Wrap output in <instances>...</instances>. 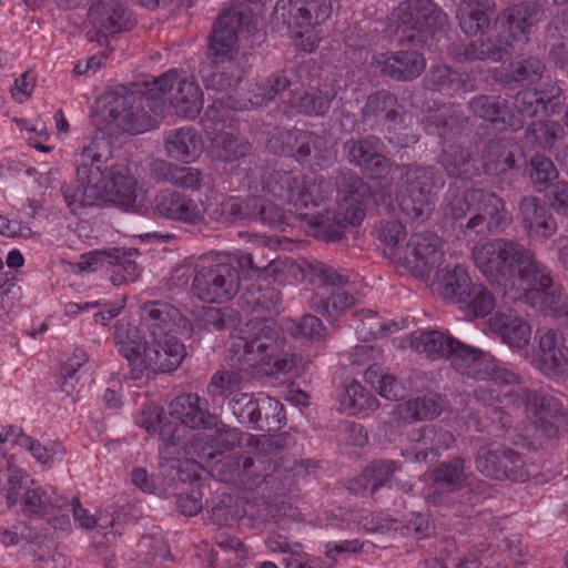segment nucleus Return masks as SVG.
<instances>
[{
    "instance_id": "f257e3e1",
    "label": "nucleus",
    "mask_w": 568,
    "mask_h": 568,
    "mask_svg": "<svg viewBox=\"0 0 568 568\" xmlns=\"http://www.w3.org/2000/svg\"><path fill=\"white\" fill-rule=\"evenodd\" d=\"M471 256L476 267L487 282L510 301L514 294L540 286V277L546 281L554 276L552 271L524 244L510 239H495L475 245Z\"/></svg>"
},
{
    "instance_id": "f03ea898",
    "label": "nucleus",
    "mask_w": 568,
    "mask_h": 568,
    "mask_svg": "<svg viewBox=\"0 0 568 568\" xmlns=\"http://www.w3.org/2000/svg\"><path fill=\"white\" fill-rule=\"evenodd\" d=\"M174 71H166L151 81L118 85L110 94L111 123L125 133L140 134L158 126L154 115L165 109V92L173 87Z\"/></svg>"
},
{
    "instance_id": "7ed1b4c3",
    "label": "nucleus",
    "mask_w": 568,
    "mask_h": 568,
    "mask_svg": "<svg viewBox=\"0 0 568 568\" xmlns=\"http://www.w3.org/2000/svg\"><path fill=\"white\" fill-rule=\"evenodd\" d=\"M284 328L266 317L250 320L231 346L241 365L256 367L266 376L290 372L294 362L285 349Z\"/></svg>"
},
{
    "instance_id": "20e7f679",
    "label": "nucleus",
    "mask_w": 568,
    "mask_h": 568,
    "mask_svg": "<svg viewBox=\"0 0 568 568\" xmlns=\"http://www.w3.org/2000/svg\"><path fill=\"white\" fill-rule=\"evenodd\" d=\"M111 158L110 141L105 138H94L77 156L74 184H63L60 191L67 206L73 214H79L84 207L93 206L101 199L99 181L103 180L102 164Z\"/></svg>"
},
{
    "instance_id": "39448f33",
    "label": "nucleus",
    "mask_w": 568,
    "mask_h": 568,
    "mask_svg": "<svg viewBox=\"0 0 568 568\" xmlns=\"http://www.w3.org/2000/svg\"><path fill=\"white\" fill-rule=\"evenodd\" d=\"M257 30V18L244 2L224 9L214 20L206 40L205 57L219 67L232 63L239 53V38Z\"/></svg>"
},
{
    "instance_id": "423d86ee",
    "label": "nucleus",
    "mask_w": 568,
    "mask_h": 568,
    "mask_svg": "<svg viewBox=\"0 0 568 568\" xmlns=\"http://www.w3.org/2000/svg\"><path fill=\"white\" fill-rule=\"evenodd\" d=\"M224 254L209 255L199 260L193 271L191 292L204 303H225L240 291L241 276L235 265L225 261Z\"/></svg>"
},
{
    "instance_id": "0eeeda50",
    "label": "nucleus",
    "mask_w": 568,
    "mask_h": 568,
    "mask_svg": "<svg viewBox=\"0 0 568 568\" xmlns=\"http://www.w3.org/2000/svg\"><path fill=\"white\" fill-rule=\"evenodd\" d=\"M402 185L396 194L400 211L412 221L423 223L432 214L430 193L444 186V180L434 165L402 166Z\"/></svg>"
},
{
    "instance_id": "6e6552de",
    "label": "nucleus",
    "mask_w": 568,
    "mask_h": 568,
    "mask_svg": "<svg viewBox=\"0 0 568 568\" xmlns=\"http://www.w3.org/2000/svg\"><path fill=\"white\" fill-rule=\"evenodd\" d=\"M246 179L251 189L267 192L274 197L291 203L297 216L301 210H307L310 205L317 206L302 174L256 163L247 169Z\"/></svg>"
},
{
    "instance_id": "1a4fd4ad",
    "label": "nucleus",
    "mask_w": 568,
    "mask_h": 568,
    "mask_svg": "<svg viewBox=\"0 0 568 568\" xmlns=\"http://www.w3.org/2000/svg\"><path fill=\"white\" fill-rule=\"evenodd\" d=\"M442 286L443 296L458 305L468 320L485 317L496 306L491 292L483 284H474L459 265L444 275Z\"/></svg>"
},
{
    "instance_id": "9d476101",
    "label": "nucleus",
    "mask_w": 568,
    "mask_h": 568,
    "mask_svg": "<svg viewBox=\"0 0 568 568\" xmlns=\"http://www.w3.org/2000/svg\"><path fill=\"white\" fill-rule=\"evenodd\" d=\"M475 214L462 226V235L473 239L504 232L511 224V215L505 201L495 192L475 187L470 194Z\"/></svg>"
},
{
    "instance_id": "9b49d317",
    "label": "nucleus",
    "mask_w": 568,
    "mask_h": 568,
    "mask_svg": "<svg viewBox=\"0 0 568 568\" xmlns=\"http://www.w3.org/2000/svg\"><path fill=\"white\" fill-rule=\"evenodd\" d=\"M393 17L398 26L412 31L399 40L402 44L405 41L413 44L426 43L428 38L443 31L447 23V14L436 2H399Z\"/></svg>"
},
{
    "instance_id": "f8f14e48",
    "label": "nucleus",
    "mask_w": 568,
    "mask_h": 568,
    "mask_svg": "<svg viewBox=\"0 0 568 568\" xmlns=\"http://www.w3.org/2000/svg\"><path fill=\"white\" fill-rule=\"evenodd\" d=\"M475 467L483 476L495 480L525 481L529 478L523 454L505 446H484L477 450Z\"/></svg>"
},
{
    "instance_id": "ddd939ff",
    "label": "nucleus",
    "mask_w": 568,
    "mask_h": 568,
    "mask_svg": "<svg viewBox=\"0 0 568 568\" xmlns=\"http://www.w3.org/2000/svg\"><path fill=\"white\" fill-rule=\"evenodd\" d=\"M21 507L26 517L44 519L54 529L68 531L71 527L69 500L54 490L27 489L21 497Z\"/></svg>"
},
{
    "instance_id": "4468645a",
    "label": "nucleus",
    "mask_w": 568,
    "mask_h": 568,
    "mask_svg": "<svg viewBox=\"0 0 568 568\" xmlns=\"http://www.w3.org/2000/svg\"><path fill=\"white\" fill-rule=\"evenodd\" d=\"M443 242L433 231L414 232L404 250L399 263L415 277L425 278L436 270L443 261Z\"/></svg>"
},
{
    "instance_id": "2eb2a0df",
    "label": "nucleus",
    "mask_w": 568,
    "mask_h": 568,
    "mask_svg": "<svg viewBox=\"0 0 568 568\" xmlns=\"http://www.w3.org/2000/svg\"><path fill=\"white\" fill-rule=\"evenodd\" d=\"M223 466L230 470L233 478L239 479L248 489L271 485L272 489L280 493V487H274L275 481L287 476L285 469L275 466L268 473L271 463L264 456L254 458L250 454H235L227 456L223 460Z\"/></svg>"
},
{
    "instance_id": "dca6fc26",
    "label": "nucleus",
    "mask_w": 568,
    "mask_h": 568,
    "mask_svg": "<svg viewBox=\"0 0 568 568\" xmlns=\"http://www.w3.org/2000/svg\"><path fill=\"white\" fill-rule=\"evenodd\" d=\"M286 154L313 171L327 169L336 161V151L328 145L327 140L312 131L292 133Z\"/></svg>"
},
{
    "instance_id": "f3484780",
    "label": "nucleus",
    "mask_w": 568,
    "mask_h": 568,
    "mask_svg": "<svg viewBox=\"0 0 568 568\" xmlns=\"http://www.w3.org/2000/svg\"><path fill=\"white\" fill-rule=\"evenodd\" d=\"M314 207L310 205L307 210H301L297 217L306 222L312 229H315V235L326 243L341 241L348 225L357 226L365 217V214L359 209L353 210L352 213H346L341 209L335 212H315Z\"/></svg>"
},
{
    "instance_id": "a211bd4d",
    "label": "nucleus",
    "mask_w": 568,
    "mask_h": 568,
    "mask_svg": "<svg viewBox=\"0 0 568 568\" xmlns=\"http://www.w3.org/2000/svg\"><path fill=\"white\" fill-rule=\"evenodd\" d=\"M308 74L310 65L306 63L300 64L294 70L274 72L254 84L248 91V102L253 106L267 104L276 97H282L285 91L291 92L296 84L304 87Z\"/></svg>"
},
{
    "instance_id": "6ab92c4d",
    "label": "nucleus",
    "mask_w": 568,
    "mask_h": 568,
    "mask_svg": "<svg viewBox=\"0 0 568 568\" xmlns=\"http://www.w3.org/2000/svg\"><path fill=\"white\" fill-rule=\"evenodd\" d=\"M538 343L536 361L547 376L568 374V346L562 333L552 328H538L535 333Z\"/></svg>"
},
{
    "instance_id": "aec40b11",
    "label": "nucleus",
    "mask_w": 568,
    "mask_h": 568,
    "mask_svg": "<svg viewBox=\"0 0 568 568\" xmlns=\"http://www.w3.org/2000/svg\"><path fill=\"white\" fill-rule=\"evenodd\" d=\"M518 219L529 237L547 241L556 234L558 225L548 203L535 195L523 196L518 204Z\"/></svg>"
},
{
    "instance_id": "412c9836",
    "label": "nucleus",
    "mask_w": 568,
    "mask_h": 568,
    "mask_svg": "<svg viewBox=\"0 0 568 568\" xmlns=\"http://www.w3.org/2000/svg\"><path fill=\"white\" fill-rule=\"evenodd\" d=\"M372 65L383 77L395 81H409L420 75L426 61L423 54L416 50H397L375 54Z\"/></svg>"
},
{
    "instance_id": "4be33fe9",
    "label": "nucleus",
    "mask_w": 568,
    "mask_h": 568,
    "mask_svg": "<svg viewBox=\"0 0 568 568\" xmlns=\"http://www.w3.org/2000/svg\"><path fill=\"white\" fill-rule=\"evenodd\" d=\"M283 13L284 22L302 38L317 26H321L332 14V2H276L274 10Z\"/></svg>"
},
{
    "instance_id": "5701e85b",
    "label": "nucleus",
    "mask_w": 568,
    "mask_h": 568,
    "mask_svg": "<svg viewBox=\"0 0 568 568\" xmlns=\"http://www.w3.org/2000/svg\"><path fill=\"white\" fill-rule=\"evenodd\" d=\"M468 108L476 118L489 121L498 131H518L524 126L523 119L514 112L508 100L500 95H476L469 100Z\"/></svg>"
},
{
    "instance_id": "b1692460",
    "label": "nucleus",
    "mask_w": 568,
    "mask_h": 568,
    "mask_svg": "<svg viewBox=\"0 0 568 568\" xmlns=\"http://www.w3.org/2000/svg\"><path fill=\"white\" fill-rule=\"evenodd\" d=\"M103 180L99 181L101 197L128 210L136 200V181L124 164H102Z\"/></svg>"
},
{
    "instance_id": "393cba45",
    "label": "nucleus",
    "mask_w": 568,
    "mask_h": 568,
    "mask_svg": "<svg viewBox=\"0 0 568 568\" xmlns=\"http://www.w3.org/2000/svg\"><path fill=\"white\" fill-rule=\"evenodd\" d=\"M154 214L159 217L178 221L185 224H200L204 221L203 211L189 195L174 191L164 190L154 199Z\"/></svg>"
},
{
    "instance_id": "a878e982",
    "label": "nucleus",
    "mask_w": 568,
    "mask_h": 568,
    "mask_svg": "<svg viewBox=\"0 0 568 568\" xmlns=\"http://www.w3.org/2000/svg\"><path fill=\"white\" fill-rule=\"evenodd\" d=\"M399 102L395 93L379 89L371 92L361 109V121L371 131L386 123L397 124L400 120Z\"/></svg>"
},
{
    "instance_id": "bb28decb",
    "label": "nucleus",
    "mask_w": 568,
    "mask_h": 568,
    "mask_svg": "<svg viewBox=\"0 0 568 568\" xmlns=\"http://www.w3.org/2000/svg\"><path fill=\"white\" fill-rule=\"evenodd\" d=\"M505 396L516 406L524 405L526 410L531 413L532 418L542 416L559 420L568 418V409L558 398L547 392L518 387L507 390Z\"/></svg>"
},
{
    "instance_id": "cd10ccee",
    "label": "nucleus",
    "mask_w": 568,
    "mask_h": 568,
    "mask_svg": "<svg viewBox=\"0 0 568 568\" xmlns=\"http://www.w3.org/2000/svg\"><path fill=\"white\" fill-rule=\"evenodd\" d=\"M540 277L544 280V284L541 282L540 286L528 290L523 295L514 294L510 296V301L521 302L542 313L552 312L557 316L567 314V297L564 294L561 284L555 277L549 281H546L542 276Z\"/></svg>"
},
{
    "instance_id": "c85d7f7f",
    "label": "nucleus",
    "mask_w": 568,
    "mask_h": 568,
    "mask_svg": "<svg viewBox=\"0 0 568 568\" xmlns=\"http://www.w3.org/2000/svg\"><path fill=\"white\" fill-rule=\"evenodd\" d=\"M170 417L192 429H209L216 425L207 403L197 394L189 393L175 397L170 405Z\"/></svg>"
},
{
    "instance_id": "c756f323",
    "label": "nucleus",
    "mask_w": 568,
    "mask_h": 568,
    "mask_svg": "<svg viewBox=\"0 0 568 568\" xmlns=\"http://www.w3.org/2000/svg\"><path fill=\"white\" fill-rule=\"evenodd\" d=\"M282 300L280 290L272 286L266 280H255L244 286L237 305L247 314H278Z\"/></svg>"
},
{
    "instance_id": "7c9ffc66",
    "label": "nucleus",
    "mask_w": 568,
    "mask_h": 568,
    "mask_svg": "<svg viewBox=\"0 0 568 568\" xmlns=\"http://www.w3.org/2000/svg\"><path fill=\"white\" fill-rule=\"evenodd\" d=\"M172 78L173 87L168 88L165 95L170 93V104L174 112L186 119H195L203 108V92L199 84L189 78H181L174 69Z\"/></svg>"
},
{
    "instance_id": "2f4dec72",
    "label": "nucleus",
    "mask_w": 568,
    "mask_h": 568,
    "mask_svg": "<svg viewBox=\"0 0 568 568\" xmlns=\"http://www.w3.org/2000/svg\"><path fill=\"white\" fill-rule=\"evenodd\" d=\"M524 163H526L524 150L511 138L489 141L485 161L488 173L501 175L509 171L520 170Z\"/></svg>"
},
{
    "instance_id": "473e14b6",
    "label": "nucleus",
    "mask_w": 568,
    "mask_h": 568,
    "mask_svg": "<svg viewBox=\"0 0 568 568\" xmlns=\"http://www.w3.org/2000/svg\"><path fill=\"white\" fill-rule=\"evenodd\" d=\"M88 18L92 26H101L110 34L130 31L136 24L135 16L124 2H93Z\"/></svg>"
},
{
    "instance_id": "72a5a7b5",
    "label": "nucleus",
    "mask_w": 568,
    "mask_h": 568,
    "mask_svg": "<svg viewBox=\"0 0 568 568\" xmlns=\"http://www.w3.org/2000/svg\"><path fill=\"white\" fill-rule=\"evenodd\" d=\"M447 405L446 396L430 392L397 405L394 418L405 424L433 420L446 409Z\"/></svg>"
},
{
    "instance_id": "f704fd0d",
    "label": "nucleus",
    "mask_w": 568,
    "mask_h": 568,
    "mask_svg": "<svg viewBox=\"0 0 568 568\" xmlns=\"http://www.w3.org/2000/svg\"><path fill=\"white\" fill-rule=\"evenodd\" d=\"M546 65L535 55H519L505 67H501L496 79L503 85L517 88L530 85L542 79Z\"/></svg>"
},
{
    "instance_id": "c9c22d12",
    "label": "nucleus",
    "mask_w": 568,
    "mask_h": 568,
    "mask_svg": "<svg viewBox=\"0 0 568 568\" xmlns=\"http://www.w3.org/2000/svg\"><path fill=\"white\" fill-rule=\"evenodd\" d=\"M141 320L149 331L150 338L160 341L172 333L176 322L182 320V315L170 303L150 301L141 306Z\"/></svg>"
},
{
    "instance_id": "e433bc0d",
    "label": "nucleus",
    "mask_w": 568,
    "mask_h": 568,
    "mask_svg": "<svg viewBox=\"0 0 568 568\" xmlns=\"http://www.w3.org/2000/svg\"><path fill=\"white\" fill-rule=\"evenodd\" d=\"M151 178L161 183H169L178 189L199 191L204 184L203 172L193 166L178 165L164 160L151 164Z\"/></svg>"
},
{
    "instance_id": "4c0bfd02",
    "label": "nucleus",
    "mask_w": 568,
    "mask_h": 568,
    "mask_svg": "<svg viewBox=\"0 0 568 568\" xmlns=\"http://www.w3.org/2000/svg\"><path fill=\"white\" fill-rule=\"evenodd\" d=\"M489 331L510 347L523 348L530 339V325L511 310L498 311L488 320Z\"/></svg>"
},
{
    "instance_id": "58836bf2",
    "label": "nucleus",
    "mask_w": 568,
    "mask_h": 568,
    "mask_svg": "<svg viewBox=\"0 0 568 568\" xmlns=\"http://www.w3.org/2000/svg\"><path fill=\"white\" fill-rule=\"evenodd\" d=\"M468 124L469 119L464 112L445 105L422 120L423 129L427 134L439 136L444 141L459 138Z\"/></svg>"
},
{
    "instance_id": "ea45409f",
    "label": "nucleus",
    "mask_w": 568,
    "mask_h": 568,
    "mask_svg": "<svg viewBox=\"0 0 568 568\" xmlns=\"http://www.w3.org/2000/svg\"><path fill=\"white\" fill-rule=\"evenodd\" d=\"M179 423V420L173 422L165 416V420L162 422L156 430L162 442V446H160L161 462L159 468L161 473L169 476L171 480H175L176 478L183 480L182 462L174 457L181 440V425Z\"/></svg>"
},
{
    "instance_id": "a19ab883",
    "label": "nucleus",
    "mask_w": 568,
    "mask_h": 568,
    "mask_svg": "<svg viewBox=\"0 0 568 568\" xmlns=\"http://www.w3.org/2000/svg\"><path fill=\"white\" fill-rule=\"evenodd\" d=\"M336 187L343 193V202L338 209L346 213L359 209L366 215V205L374 196L369 184L355 172L347 170L339 171L336 175Z\"/></svg>"
},
{
    "instance_id": "79ce46f5",
    "label": "nucleus",
    "mask_w": 568,
    "mask_h": 568,
    "mask_svg": "<svg viewBox=\"0 0 568 568\" xmlns=\"http://www.w3.org/2000/svg\"><path fill=\"white\" fill-rule=\"evenodd\" d=\"M501 16L504 29L514 40H518L545 18V10L539 2H515Z\"/></svg>"
},
{
    "instance_id": "37998d69",
    "label": "nucleus",
    "mask_w": 568,
    "mask_h": 568,
    "mask_svg": "<svg viewBox=\"0 0 568 568\" xmlns=\"http://www.w3.org/2000/svg\"><path fill=\"white\" fill-rule=\"evenodd\" d=\"M513 53V45L497 33H481L478 39L464 45L463 57L466 61L501 62Z\"/></svg>"
},
{
    "instance_id": "c03bdc74",
    "label": "nucleus",
    "mask_w": 568,
    "mask_h": 568,
    "mask_svg": "<svg viewBox=\"0 0 568 568\" xmlns=\"http://www.w3.org/2000/svg\"><path fill=\"white\" fill-rule=\"evenodd\" d=\"M335 98L333 89L322 90L311 88L300 91L296 85L291 90L288 103L296 112L307 116H323L331 109L332 101Z\"/></svg>"
},
{
    "instance_id": "a18cd8bd",
    "label": "nucleus",
    "mask_w": 568,
    "mask_h": 568,
    "mask_svg": "<svg viewBox=\"0 0 568 568\" xmlns=\"http://www.w3.org/2000/svg\"><path fill=\"white\" fill-rule=\"evenodd\" d=\"M165 149L171 158L190 163L200 156L203 143L194 128L184 126L168 134Z\"/></svg>"
},
{
    "instance_id": "49530a36",
    "label": "nucleus",
    "mask_w": 568,
    "mask_h": 568,
    "mask_svg": "<svg viewBox=\"0 0 568 568\" xmlns=\"http://www.w3.org/2000/svg\"><path fill=\"white\" fill-rule=\"evenodd\" d=\"M438 163L449 178L470 180L478 174V168L471 151L460 144L450 145L443 150Z\"/></svg>"
},
{
    "instance_id": "de8ad7c7",
    "label": "nucleus",
    "mask_w": 568,
    "mask_h": 568,
    "mask_svg": "<svg viewBox=\"0 0 568 568\" xmlns=\"http://www.w3.org/2000/svg\"><path fill=\"white\" fill-rule=\"evenodd\" d=\"M468 477L466 460L459 456L440 463L430 474L433 486L447 493L458 491L466 487Z\"/></svg>"
},
{
    "instance_id": "09e8293b",
    "label": "nucleus",
    "mask_w": 568,
    "mask_h": 568,
    "mask_svg": "<svg viewBox=\"0 0 568 568\" xmlns=\"http://www.w3.org/2000/svg\"><path fill=\"white\" fill-rule=\"evenodd\" d=\"M462 375L476 381H491L495 384L519 385L520 377L513 371L495 364L493 356L480 349V355L476 357L473 365Z\"/></svg>"
},
{
    "instance_id": "8fccbe9b",
    "label": "nucleus",
    "mask_w": 568,
    "mask_h": 568,
    "mask_svg": "<svg viewBox=\"0 0 568 568\" xmlns=\"http://www.w3.org/2000/svg\"><path fill=\"white\" fill-rule=\"evenodd\" d=\"M339 412L348 416L377 409L379 403L359 382L345 383L337 393Z\"/></svg>"
},
{
    "instance_id": "3c124183",
    "label": "nucleus",
    "mask_w": 568,
    "mask_h": 568,
    "mask_svg": "<svg viewBox=\"0 0 568 568\" xmlns=\"http://www.w3.org/2000/svg\"><path fill=\"white\" fill-rule=\"evenodd\" d=\"M114 341L119 353L128 361L130 369L133 368V364L136 362L135 358L141 357L142 352L150 343L139 327L123 321L115 324Z\"/></svg>"
},
{
    "instance_id": "603ef678",
    "label": "nucleus",
    "mask_w": 568,
    "mask_h": 568,
    "mask_svg": "<svg viewBox=\"0 0 568 568\" xmlns=\"http://www.w3.org/2000/svg\"><path fill=\"white\" fill-rule=\"evenodd\" d=\"M253 145L243 136L221 131L211 141V150L215 159L233 163L250 156Z\"/></svg>"
},
{
    "instance_id": "864d4df0",
    "label": "nucleus",
    "mask_w": 568,
    "mask_h": 568,
    "mask_svg": "<svg viewBox=\"0 0 568 568\" xmlns=\"http://www.w3.org/2000/svg\"><path fill=\"white\" fill-rule=\"evenodd\" d=\"M495 10L489 2H459L456 17L466 34L475 36L489 26Z\"/></svg>"
},
{
    "instance_id": "5fc2aeb1",
    "label": "nucleus",
    "mask_w": 568,
    "mask_h": 568,
    "mask_svg": "<svg viewBox=\"0 0 568 568\" xmlns=\"http://www.w3.org/2000/svg\"><path fill=\"white\" fill-rule=\"evenodd\" d=\"M454 344H457L455 337L435 329L420 332L412 339V347L430 359L447 358Z\"/></svg>"
},
{
    "instance_id": "6e6d98bb",
    "label": "nucleus",
    "mask_w": 568,
    "mask_h": 568,
    "mask_svg": "<svg viewBox=\"0 0 568 568\" xmlns=\"http://www.w3.org/2000/svg\"><path fill=\"white\" fill-rule=\"evenodd\" d=\"M243 381L241 372L233 369L217 371L211 377L207 385V394L211 396L213 403L219 405L222 409L231 397L242 393L241 387Z\"/></svg>"
},
{
    "instance_id": "4d7b16f0",
    "label": "nucleus",
    "mask_w": 568,
    "mask_h": 568,
    "mask_svg": "<svg viewBox=\"0 0 568 568\" xmlns=\"http://www.w3.org/2000/svg\"><path fill=\"white\" fill-rule=\"evenodd\" d=\"M285 331L294 338L306 343H318L326 338L327 329L322 320L312 314H305L298 320H283Z\"/></svg>"
},
{
    "instance_id": "13d9d810",
    "label": "nucleus",
    "mask_w": 568,
    "mask_h": 568,
    "mask_svg": "<svg viewBox=\"0 0 568 568\" xmlns=\"http://www.w3.org/2000/svg\"><path fill=\"white\" fill-rule=\"evenodd\" d=\"M286 424L285 408L277 399L260 395L254 430L276 433Z\"/></svg>"
},
{
    "instance_id": "bf43d9fd",
    "label": "nucleus",
    "mask_w": 568,
    "mask_h": 568,
    "mask_svg": "<svg viewBox=\"0 0 568 568\" xmlns=\"http://www.w3.org/2000/svg\"><path fill=\"white\" fill-rule=\"evenodd\" d=\"M473 192H475V187L465 191L449 187L444 200L445 219L452 222L454 229H458L459 234H462L463 224H466L467 213L474 211L473 201L470 200Z\"/></svg>"
},
{
    "instance_id": "052dcab7",
    "label": "nucleus",
    "mask_w": 568,
    "mask_h": 568,
    "mask_svg": "<svg viewBox=\"0 0 568 568\" xmlns=\"http://www.w3.org/2000/svg\"><path fill=\"white\" fill-rule=\"evenodd\" d=\"M159 341L150 339L149 346L144 348L142 355L139 359L135 358L136 362L133 364V368L130 371V377L132 379H141L144 374L149 375H158L164 373H171L174 369H165L166 367H162L159 369L162 364H168L166 355L162 347L159 344Z\"/></svg>"
},
{
    "instance_id": "680f3d73",
    "label": "nucleus",
    "mask_w": 568,
    "mask_h": 568,
    "mask_svg": "<svg viewBox=\"0 0 568 568\" xmlns=\"http://www.w3.org/2000/svg\"><path fill=\"white\" fill-rule=\"evenodd\" d=\"M525 164L530 182L537 192L542 193L558 181L559 171L551 159L545 154L535 153Z\"/></svg>"
},
{
    "instance_id": "e2e57ef3",
    "label": "nucleus",
    "mask_w": 568,
    "mask_h": 568,
    "mask_svg": "<svg viewBox=\"0 0 568 568\" xmlns=\"http://www.w3.org/2000/svg\"><path fill=\"white\" fill-rule=\"evenodd\" d=\"M564 129L552 120L532 121L524 132V141L534 148L551 149L561 136Z\"/></svg>"
},
{
    "instance_id": "0e129e2a",
    "label": "nucleus",
    "mask_w": 568,
    "mask_h": 568,
    "mask_svg": "<svg viewBox=\"0 0 568 568\" xmlns=\"http://www.w3.org/2000/svg\"><path fill=\"white\" fill-rule=\"evenodd\" d=\"M258 404L260 396L256 397L252 393H241L231 397L222 410L225 415L231 414L240 425L254 429Z\"/></svg>"
},
{
    "instance_id": "69168bd1",
    "label": "nucleus",
    "mask_w": 568,
    "mask_h": 568,
    "mask_svg": "<svg viewBox=\"0 0 568 568\" xmlns=\"http://www.w3.org/2000/svg\"><path fill=\"white\" fill-rule=\"evenodd\" d=\"M382 146V141L374 134H368L359 139H349L343 144V152L347 161L362 169Z\"/></svg>"
},
{
    "instance_id": "338daca9",
    "label": "nucleus",
    "mask_w": 568,
    "mask_h": 568,
    "mask_svg": "<svg viewBox=\"0 0 568 568\" xmlns=\"http://www.w3.org/2000/svg\"><path fill=\"white\" fill-rule=\"evenodd\" d=\"M426 82L430 90L449 97L465 88L462 74L445 64L433 67L426 75Z\"/></svg>"
},
{
    "instance_id": "774afa93",
    "label": "nucleus",
    "mask_w": 568,
    "mask_h": 568,
    "mask_svg": "<svg viewBox=\"0 0 568 568\" xmlns=\"http://www.w3.org/2000/svg\"><path fill=\"white\" fill-rule=\"evenodd\" d=\"M140 554L143 562L151 568H168L172 561L170 547L168 542L159 536H143L139 541Z\"/></svg>"
}]
</instances>
